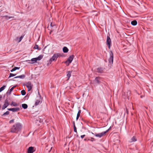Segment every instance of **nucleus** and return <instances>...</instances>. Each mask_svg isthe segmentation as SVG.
I'll use <instances>...</instances> for the list:
<instances>
[{
	"label": "nucleus",
	"mask_w": 153,
	"mask_h": 153,
	"mask_svg": "<svg viewBox=\"0 0 153 153\" xmlns=\"http://www.w3.org/2000/svg\"><path fill=\"white\" fill-rule=\"evenodd\" d=\"M34 152V147H29L27 150L28 153H33Z\"/></svg>",
	"instance_id": "6e6552de"
},
{
	"label": "nucleus",
	"mask_w": 153,
	"mask_h": 153,
	"mask_svg": "<svg viewBox=\"0 0 153 153\" xmlns=\"http://www.w3.org/2000/svg\"><path fill=\"white\" fill-rule=\"evenodd\" d=\"M33 48L35 49H37L38 50H40L41 49L39 48V47L38 45H36L34 46V47Z\"/></svg>",
	"instance_id": "a878e982"
},
{
	"label": "nucleus",
	"mask_w": 153,
	"mask_h": 153,
	"mask_svg": "<svg viewBox=\"0 0 153 153\" xmlns=\"http://www.w3.org/2000/svg\"><path fill=\"white\" fill-rule=\"evenodd\" d=\"M21 94L22 95H25L26 94V92L25 90H22L21 92Z\"/></svg>",
	"instance_id": "c85d7f7f"
},
{
	"label": "nucleus",
	"mask_w": 153,
	"mask_h": 153,
	"mask_svg": "<svg viewBox=\"0 0 153 153\" xmlns=\"http://www.w3.org/2000/svg\"><path fill=\"white\" fill-rule=\"evenodd\" d=\"M30 61V60H27V61H27H27Z\"/></svg>",
	"instance_id": "37998d69"
},
{
	"label": "nucleus",
	"mask_w": 153,
	"mask_h": 153,
	"mask_svg": "<svg viewBox=\"0 0 153 153\" xmlns=\"http://www.w3.org/2000/svg\"><path fill=\"white\" fill-rule=\"evenodd\" d=\"M73 126L74 127V126H75V122L74 121L73 122Z\"/></svg>",
	"instance_id": "ea45409f"
},
{
	"label": "nucleus",
	"mask_w": 153,
	"mask_h": 153,
	"mask_svg": "<svg viewBox=\"0 0 153 153\" xmlns=\"http://www.w3.org/2000/svg\"><path fill=\"white\" fill-rule=\"evenodd\" d=\"M6 86L4 85L0 88V92L4 89Z\"/></svg>",
	"instance_id": "cd10ccee"
},
{
	"label": "nucleus",
	"mask_w": 153,
	"mask_h": 153,
	"mask_svg": "<svg viewBox=\"0 0 153 153\" xmlns=\"http://www.w3.org/2000/svg\"><path fill=\"white\" fill-rule=\"evenodd\" d=\"M97 72L98 73H103V69L101 67L97 68Z\"/></svg>",
	"instance_id": "9b49d317"
},
{
	"label": "nucleus",
	"mask_w": 153,
	"mask_h": 153,
	"mask_svg": "<svg viewBox=\"0 0 153 153\" xmlns=\"http://www.w3.org/2000/svg\"><path fill=\"white\" fill-rule=\"evenodd\" d=\"M9 105V104L4 103V104L2 106V110H4Z\"/></svg>",
	"instance_id": "a211bd4d"
},
{
	"label": "nucleus",
	"mask_w": 153,
	"mask_h": 153,
	"mask_svg": "<svg viewBox=\"0 0 153 153\" xmlns=\"http://www.w3.org/2000/svg\"><path fill=\"white\" fill-rule=\"evenodd\" d=\"M111 128V127L110 126L108 129L106 130V131H104V132H105V134L107 133Z\"/></svg>",
	"instance_id": "473e14b6"
},
{
	"label": "nucleus",
	"mask_w": 153,
	"mask_h": 153,
	"mask_svg": "<svg viewBox=\"0 0 153 153\" xmlns=\"http://www.w3.org/2000/svg\"><path fill=\"white\" fill-rule=\"evenodd\" d=\"M24 36H22L20 37H17L15 39L16 41L18 42H19L21 41L22 39L23 38Z\"/></svg>",
	"instance_id": "9d476101"
},
{
	"label": "nucleus",
	"mask_w": 153,
	"mask_h": 153,
	"mask_svg": "<svg viewBox=\"0 0 153 153\" xmlns=\"http://www.w3.org/2000/svg\"><path fill=\"white\" fill-rule=\"evenodd\" d=\"M16 87V86H14L12 87L9 90H8L7 92V94H10L12 91L13 90L14 88Z\"/></svg>",
	"instance_id": "2eb2a0df"
},
{
	"label": "nucleus",
	"mask_w": 153,
	"mask_h": 153,
	"mask_svg": "<svg viewBox=\"0 0 153 153\" xmlns=\"http://www.w3.org/2000/svg\"><path fill=\"white\" fill-rule=\"evenodd\" d=\"M20 68V67H15L14 68H13L10 70L11 72H13L16 70H19Z\"/></svg>",
	"instance_id": "4be33fe9"
},
{
	"label": "nucleus",
	"mask_w": 153,
	"mask_h": 153,
	"mask_svg": "<svg viewBox=\"0 0 153 153\" xmlns=\"http://www.w3.org/2000/svg\"><path fill=\"white\" fill-rule=\"evenodd\" d=\"M74 132H77L76 128L75 126H74Z\"/></svg>",
	"instance_id": "72a5a7b5"
},
{
	"label": "nucleus",
	"mask_w": 153,
	"mask_h": 153,
	"mask_svg": "<svg viewBox=\"0 0 153 153\" xmlns=\"http://www.w3.org/2000/svg\"><path fill=\"white\" fill-rule=\"evenodd\" d=\"M26 86L28 89V91H29L32 88V86L30 82H28L26 85Z\"/></svg>",
	"instance_id": "1a4fd4ad"
},
{
	"label": "nucleus",
	"mask_w": 153,
	"mask_h": 153,
	"mask_svg": "<svg viewBox=\"0 0 153 153\" xmlns=\"http://www.w3.org/2000/svg\"><path fill=\"white\" fill-rule=\"evenodd\" d=\"M131 142H134L137 141V139L136 137L135 136H134L131 138Z\"/></svg>",
	"instance_id": "aec40b11"
},
{
	"label": "nucleus",
	"mask_w": 153,
	"mask_h": 153,
	"mask_svg": "<svg viewBox=\"0 0 153 153\" xmlns=\"http://www.w3.org/2000/svg\"><path fill=\"white\" fill-rule=\"evenodd\" d=\"M81 111L80 110H79L78 111V113L77 114H80V113H81Z\"/></svg>",
	"instance_id": "58836bf2"
},
{
	"label": "nucleus",
	"mask_w": 153,
	"mask_h": 153,
	"mask_svg": "<svg viewBox=\"0 0 153 153\" xmlns=\"http://www.w3.org/2000/svg\"><path fill=\"white\" fill-rule=\"evenodd\" d=\"M31 61L32 62H32V63H31V62H29L28 63H32V64H33V63H36V58H32L31 60Z\"/></svg>",
	"instance_id": "412c9836"
},
{
	"label": "nucleus",
	"mask_w": 153,
	"mask_h": 153,
	"mask_svg": "<svg viewBox=\"0 0 153 153\" xmlns=\"http://www.w3.org/2000/svg\"><path fill=\"white\" fill-rule=\"evenodd\" d=\"M16 75V74H13L12 73H10L8 78H10Z\"/></svg>",
	"instance_id": "bb28decb"
},
{
	"label": "nucleus",
	"mask_w": 153,
	"mask_h": 153,
	"mask_svg": "<svg viewBox=\"0 0 153 153\" xmlns=\"http://www.w3.org/2000/svg\"><path fill=\"white\" fill-rule=\"evenodd\" d=\"M62 56V54L60 53H57L54 54L53 56L50 59L49 62H51L53 61H56L58 57H60Z\"/></svg>",
	"instance_id": "f03ea898"
},
{
	"label": "nucleus",
	"mask_w": 153,
	"mask_h": 153,
	"mask_svg": "<svg viewBox=\"0 0 153 153\" xmlns=\"http://www.w3.org/2000/svg\"><path fill=\"white\" fill-rule=\"evenodd\" d=\"M2 97V96L1 95H0V98H1Z\"/></svg>",
	"instance_id": "79ce46f5"
},
{
	"label": "nucleus",
	"mask_w": 153,
	"mask_h": 153,
	"mask_svg": "<svg viewBox=\"0 0 153 153\" xmlns=\"http://www.w3.org/2000/svg\"><path fill=\"white\" fill-rule=\"evenodd\" d=\"M80 115V114H77V116H76V120H77L79 119V118Z\"/></svg>",
	"instance_id": "f704fd0d"
},
{
	"label": "nucleus",
	"mask_w": 153,
	"mask_h": 153,
	"mask_svg": "<svg viewBox=\"0 0 153 153\" xmlns=\"http://www.w3.org/2000/svg\"><path fill=\"white\" fill-rule=\"evenodd\" d=\"M85 135L84 134V135H81L80 137L82 139L85 137Z\"/></svg>",
	"instance_id": "4c0bfd02"
},
{
	"label": "nucleus",
	"mask_w": 153,
	"mask_h": 153,
	"mask_svg": "<svg viewBox=\"0 0 153 153\" xmlns=\"http://www.w3.org/2000/svg\"><path fill=\"white\" fill-rule=\"evenodd\" d=\"M10 105L11 106H17L18 105L16 102H12L10 104Z\"/></svg>",
	"instance_id": "b1692460"
},
{
	"label": "nucleus",
	"mask_w": 153,
	"mask_h": 153,
	"mask_svg": "<svg viewBox=\"0 0 153 153\" xmlns=\"http://www.w3.org/2000/svg\"><path fill=\"white\" fill-rule=\"evenodd\" d=\"M7 109L10 111H11L13 112H17L19 110V107H16L13 108H8Z\"/></svg>",
	"instance_id": "0eeeda50"
},
{
	"label": "nucleus",
	"mask_w": 153,
	"mask_h": 153,
	"mask_svg": "<svg viewBox=\"0 0 153 153\" xmlns=\"http://www.w3.org/2000/svg\"><path fill=\"white\" fill-rule=\"evenodd\" d=\"M107 44L108 47L109 49L110 48L111 46V39L109 36H107V40H106Z\"/></svg>",
	"instance_id": "39448f33"
},
{
	"label": "nucleus",
	"mask_w": 153,
	"mask_h": 153,
	"mask_svg": "<svg viewBox=\"0 0 153 153\" xmlns=\"http://www.w3.org/2000/svg\"><path fill=\"white\" fill-rule=\"evenodd\" d=\"M114 59V54L112 51H111L110 53V57L108 59V61L110 64H112Z\"/></svg>",
	"instance_id": "20e7f679"
},
{
	"label": "nucleus",
	"mask_w": 153,
	"mask_h": 153,
	"mask_svg": "<svg viewBox=\"0 0 153 153\" xmlns=\"http://www.w3.org/2000/svg\"><path fill=\"white\" fill-rule=\"evenodd\" d=\"M92 139H93V140H91L92 141H93L94 140V138H92Z\"/></svg>",
	"instance_id": "a19ab883"
},
{
	"label": "nucleus",
	"mask_w": 153,
	"mask_h": 153,
	"mask_svg": "<svg viewBox=\"0 0 153 153\" xmlns=\"http://www.w3.org/2000/svg\"><path fill=\"white\" fill-rule=\"evenodd\" d=\"M3 17H5V18H6L7 19H11V18H14V16H8L5 15L4 16H3Z\"/></svg>",
	"instance_id": "393cba45"
},
{
	"label": "nucleus",
	"mask_w": 153,
	"mask_h": 153,
	"mask_svg": "<svg viewBox=\"0 0 153 153\" xmlns=\"http://www.w3.org/2000/svg\"><path fill=\"white\" fill-rule=\"evenodd\" d=\"M74 58V56L73 55H71L70 56L67 60L65 62V63L67 65H68L69 64L72 62L73 59Z\"/></svg>",
	"instance_id": "7ed1b4c3"
},
{
	"label": "nucleus",
	"mask_w": 153,
	"mask_h": 153,
	"mask_svg": "<svg viewBox=\"0 0 153 153\" xmlns=\"http://www.w3.org/2000/svg\"><path fill=\"white\" fill-rule=\"evenodd\" d=\"M43 58V56L42 55H40L38 57H37L36 58V61H39L41 60L42 58Z\"/></svg>",
	"instance_id": "6ab92c4d"
},
{
	"label": "nucleus",
	"mask_w": 153,
	"mask_h": 153,
	"mask_svg": "<svg viewBox=\"0 0 153 153\" xmlns=\"http://www.w3.org/2000/svg\"><path fill=\"white\" fill-rule=\"evenodd\" d=\"M131 24L133 26L136 25L137 24V22L136 20H134L131 22Z\"/></svg>",
	"instance_id": "dca6fc26"
},
{
	"label": "nucleus",
	"mask_w": 153,
	"mask_h": 153,
	"mask_svg": "<svg viewBox=\"0 0 153 153\" xmlns=\"http://www.w3.org/2000/svg\"><path fill=\"white\" fill-rule=\"evenodd\" d=\"M127 93L128 94H128H129V95H130V94L131 93V91H128L127 92Z\"/></svg>",
	"instance_id": "e433bc0d"
},
{
	"label": "nucleus",
	"mask_w": 153,
	"mask_h": 153,
	"mask_svg": "<svg viewBox=\"0 0 153 153\" xmlns=\"http://www.w3.org/2000/svg\"><path fill=\"white\" fill-rule=\"evenodd\" d=\"M22 108H23L24 109H26L28 107L27 105L26 104H22Z\"/></svg>",
	"instance_id": "5701e85b"
},
{
	"label": "nucleus",
	"mask_w": 153,
	"mask_h": 153,
	"mask_svg": "<svg viewBox=\"0 0 153 153\" xmlns=\"http://www.w3.org/2000/svg\"><path fill=\"white\" fill-rule=\"evenodd\" d=\"M14 119H12V120H10L9 121V123H14Z\"/></svg>",
	"instance_id": "c9c22d12"
},
{
	"label": "nucleus",
	"mask_w": 153,
	"mask_h": 153,
	"mask_svg": "<svg viewBox=\"0 0 153 153\" xmlns=\"http://www.w3.org/2000/svg\"><path fill=\"white\" fill-rule=\"evenodd\" d=\"M105 132L104 131V132H102L101 133L96 134H94V133L92 132V134H93L94 135V136H96V137H99V138H101L105 134Z\"/></svg>",
	"instance_id": "423d86ee"
},
{
	"label": "nucleus",
	"mask_w": 153,
	"mask_h": 153,
	"mask_svg": "<svg viewBox=\"0 0 153 153\" xmlns=\"http://www.w3.org/2000/svg\"><path fill=\"white\" fill-rule=\"evenodd\" d=\"M71 71H68L67 72V80H68L71 76Z\"/></svg>",
	"instance_id": "ddd939ff"
},
{
	"label": "nucleus",
	"mask_w": 153,
	"mask_h": 153,
	"mask_svg": "<svg viewBox=\"0 0 153 153\" xmlns=\"http://www.w3.org/2000/svg\"><path fill=\"white\" fill-rule=\"evenodd\" d=\"M51 24H52V23H51Z\"/></svg>",
	"instance_id": "c03bdc74"
},
{
	"label": "nucleus",
	"mask_w": 153,
	"mask_h": 153,
	"mask_svg": "<svg viewBox=\"0 0 153 153\" xmlns=\"http://www.w3.org/2000/svg\"><path fill=\"white\" fill-rule=\"evenodd\" d=\"M40 102V101L39 100H36L35 102V105H38Z\"/></svg>",
	"instance_id": "c756f323"
},
{
	"label": "nucleus",
	"mask_w": 153,
	"mask_h": 153,
	"mask_svg": "<svg viewBox=\"0 0 153 153\" xmlns=\"http://www.w3.org/2000/svg\"><path fill=\"white\" fill-rule=\"evenodd\" d=\"M9 100H8L7 99H6L4 103L9 104V105L10 104L9 103Z\"/></svg>",
	"instance_id": "2f4dec72"
},
{
	"label": "nucleus",
	"mask_w": 153,
	"mask_h": 153,
	"mask_svg": "<svg viewBox=\"0 0 153 153\" xmlns=\"http://www.w3.org/2000/svg\"><path fill=\"white\" fill-rule=\"evenodd\" d=\"M100 78L99 77H97L95 79L94 81L96 82L97 84H100Z\"/></svg>",
	"instance_id": "4468645a"
},
{
	"label": "nucleus",
	"mask_w": 153,
	"mask_h": 153,
	"mask_svg": "<svg viewBox=\"0 0 153 153\" xmlns=\"http://www.w3.org/2000/svg\"><path fill=\"white\" fill-rule=\"evenodd\" d=\"M68 50L67 48L66 47H64L63 48V52L65 53H66L68 52Z\"/></svg>",
	"instance_id": "f3484780"
},
{
	"label": "nucleus",
	"mask_w": 153,
	"mask_h": 153,
	"mask_svg": "<svg viewBox=\"0 0 153 153\" xmlns=\"http://www.w3.org/2000/svg\"><path fill=\"white\" fill-rule=\"evenodd\" d=\"M25 74H22L20 76H17L14 78H20L22 79H24L25 77Z\"/></svg>",
	"instance_id": "f8f14e48"
},
{
	"label": "nucleus",
	"mask_w": 153,
	"mask_h": 153,
	"mask_svg": "<svg viewBox=\"0 0 153 153\" xmlns=\"http://www.w3.org/2000/svg\"><path fill=\"white\" fill-rule=\"evenodd\" d=\"M9 111H7L5 112L3 114H2V116H4L6 115H8L9 114Z\"/></svg>",
	"instance_id": "7c9ffc66"
},
{
	"label": "nucleus",
	"mask_w": 153,
	"mask_h": 153,
	"mask_svg": "<svg viewBox=\"0 0 153 153\" xmlns=\"http://www.w3.org/2000/svg\"><path fill=\"white\" fill-rule=\"evenodd\" d=\"M22 128V126L20 123H17L12 126L10 131L12 133H17L21 130Z\"/></svg>",
	"instance_id": "f257e3e1"
}]
</instances>
